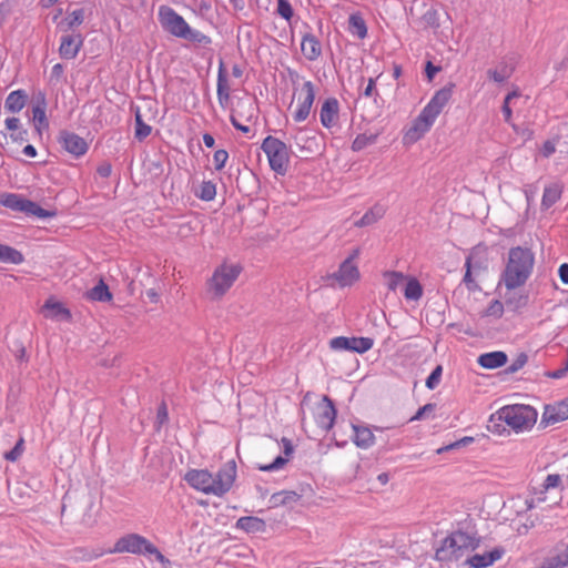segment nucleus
Listing matches in <instances>:
<instances>
[{
  "label": "nucleus",
  "instance_id": "nucleus-2",
  "mask_svg": "<svg viewBox=\"0 0 568 568\" xmlns=\"http://www.w3.org/2000/svg\"><path fill=\"white\" fill-rule=\"evenodd\" d=\"M453 85L436 91L428 103L414 120L412 126L405 132L404 139L408 143L417 142L433 126L443 109L452 99Z\"/></svg>",
  "mask_w": 568,
  "mask_h": 568
},
{
  "label": "nucleus",
  "instance_id": "nucleus-17",
  "mask_svg": "<svg viewBox=\"0 0 568 568\" xmlns=\"http://www.w3.org/2000/svg\"><path fill=\"white\" fill-rule=\"evenodd\" d=\"M339 118V102L336 98H327L320 110L321 124L326 128H333Z\"/></svg>",
  "mask_w": 568,
  "mask_h": 568
},
{
  "label": "nucleus",
  "instance_id": "nucleus-43",
  "mask_svg": "<svg viewBox=\"0 0 568 568\" xmlns=\"http://www.w3.org/2000/svg\"><path fill=\"white\" fill-rule=\"evenodd\" d=\"M375 141H376V135H374V134H369V135L358 134L352 143V150L355 152H358V151L365 149L366 146L374 144Z\"/></svg>",
  "mask_w": 568,
  "mask_h": 568
},
{
  "label": "nucleus",
  "instance_id": "nucleus-35",
  "mask_svg": "<svg viewBox=\"0 0 568 568\" xmlns=\"http://www.w3.org/2000/svg\"><path fill=\"white\" fill-rule=\"evenodd\" d=\"M24 261L22 253L14 247L0 244V262L19 265Z\"/></svg>",
  "mask_w": 568,
  "mask_h": 568
},
{
  "label": "nucleus",
  "instance_id": "nucleus-51",
  "mask_svg": "<svg viewBox=\"0 0 568 568\" xmlns=\"http://www.w3.org/2000/svg\"><path fill=\"white\" fill-rule=\"evenodd\" d=\"M22 450L23 439L21 438L11 450L4 454V458L9 462H16L22 455Z\"/></svg>",
  "mask_w": 568,
  "mask_h": 568
},
{
  "label": "nucleus",
  "instance_id": "nucleus-39",
  "mask_svg": "<svg viewBox=\"0 0 568 568\" xmlns=\"http://www.w3.org/2000/svg\"><path fill=\"white\" fill-rule=\"evenodd\" d=\"M152 132L151 125L146 124L143 119L140 110L135 111V132L134 136L139 141H143L146 139Z\"/></svg>",
  "mask_w": 568,
  "mask_h": 568
},
{
  "label": "nucleus",
  "instance_id": "nucleus-52",
  "mask_svg": "<svg viewBox=\"0 0 568 568\" xmlns=\"http://www.w3.org/2000/svg\"><path fill=\"white\" fill-rule=\"evenodd\" d=\"M435 404H432V403H428L424 406H422L420 408H418V410L416 412V414L410 417V422H414V420H420L423 419L426 415L433 413L435 410Z\"/></svg>",
  "mask_w": 568,
  "mask_h": 568
},
{
  "label": "nucleus",
  "instance_id": "nucleus-20",
  "mask_svg": "<svg viewBox=\"0 0 568 568\" xmlns=\"http://www.w3.org/2000/svg\"><path fill=\"white\" fill-rule=\"evenodd\" d=\"M504 554L505 549L503 547H495L494 549L484 554H475L468 557L466 561L474 568H487L497 560L501 559Z\"/></svg>",
  "mask_w": 568,
  "mask_h": 568
},
{
  "label": "nucleus",
  "instance_id": "nucleus-36",
  "mask_svg": "<svg viewBox=\"0 0 568 568\" xmlns=\"http://www.w3.org/2000/svg\"><path fill=\"white\" fill-rule=\"evenodd\" d=\"M561 481H562L561 476L558 474L547 475V477L545 478V480L542 483V490L538 495H536L535 500L538 503L545 501L546 500L545 493H547L551 489L558 488L561 485Z\"/></svg>",
  "mask_w": 568,
  "mask_h": 568
},
{
  "label": "nucleus",
  "instance_id": "nucleus-40",
  "mask_svg": "<svg viewBox=\"0 0 568 568\" xmlns=\"http://www.w3.org/2000/svg\"><path fill=\"white\" fill-rule=\"evenodd\" d=\"M385 211L382 206H374L369 211H367L359 221L356 222V225L358 226H367L375 222H377L379 219L383 217Z\"/></svg>",
  "mask_w": 568,
  "mask_h": 568
},
{
  "label": "nucleus",
  "instance_id": "nucleus-61",
  "mask_svg": "<svg viewBox=\"0 0 568 568\" xmlns=\"http://www.w3.org/2000/svg\"><path fill=\"white\" fill-rule=\"evenodd\" d=\"M440 71L439 67L434 65L430 61L426 63L425 72L429 81Z\"/></svg>",
  "mask_w": 568,
  "mask_h": 568
},
{
  "label": "nucleus",
  "instance_id": "nucleus-53",
  "mask_svg": "<svg viewBox=\"0 0 568 568\" xmlns=\"http://www.w3.org/2000/svg\"><path fill=\"white\" fill-rule=\"evenodd\" d=\"M527 363V355L526 354H520L508 367H507V372L508 373H516L518 372L519 369H521L525 364Z\"/></svg>",
  "mask_w": 568,
  "mask_h": 568
},
{
  "label": "nucleus",
  "instance_id": "nucleus-54",
  "mask_svg": "<svg viewBox=\"0 0 568 568\" xmlns=\"http://www.w3.org/2000/svg\"><path fill=\"white\" fill-rule=\"evenodd\" d=\"M169 413L168 407L164 403H162L156 413V427L160 428L163 424L168 422Z\"/></svg>",
  "mask_w": 568,
  "mask_h": 568
},
{
  "label": "nucleus",
  "instance_id": "nucleus-50",
  "mask_svg": "<svg viewBox=\"0 0 568 568\" xmlns=\"http://www.w3.org/2000/svg\"><path fill=\"white\" fill-rule=\"evenodd\" d=\"M227 159H229L227 151H225L223 149L215 151L214 155H213V162H214L215 169L219 171L222 170L225 166Z\"/></svg>",
  "mask_w": 568,
  "mask_h": 568
},
{
  "label": "nucleus",
  "instance_id": "nucleus-12",
  "mask_svg": "<svg viewBox=\"0 0 568 568\" xmlns=\"http://www.w3.org/2000/svg\"><path fill=\"white\" fill-rule=\"evenodd\" d=\"M358 255L359 250L355 248L349 256L341 263L338 270L329 275V278L336 281L339 287L352 286L359 280V270L355 263Z\"/></svg>",
  "mask_w": 568,
  "mask_h": 568
},
{
  "label": "nucleus",
  "instance_id": "nucleus-3",
  "mask_svg": "<svg viewBox=\"0 0 568 568\" xmlns=\"http://www.w3.org/2000/svg\"><path fill=\"white\" fill-rule=\"evenodd\" d=\"M538 412L530 405H507L499 408L491 415L488 429L493 433L500 434V425L495 423V419L504 422L515 433H525L532 429L537 422Z\"/></svg>",
  "mask_w": 568,
  "mask_h": 568
},
{
  "label": "nucleus",
  "instance_id": "nucleus-46",
  "mask_svg": "<svg viewBox=\"0 0 568 568\" xmlns=\"http://www.w3.org/2000/svg\"><path fill=\"white\" fill-rule=\"evenodd\" d=\"M518 95H519V93L517 91H511V92H509L505 97V100H504V103H503V106H501V112H503L504 119H505V121L507 123L511 122V116H513V111H511V108H510V101L514 98H517Z\"/></svg>",
  "mask_w": 568,
  "mask_h": 568
},
{
  "label": "nucleus",
  "instance_id": "nucleus-48",
  "mask_svg": "<svg viewBox=\"0 0 568 568\" xmlns=\"http://www.w3.org/2000/svg\"><path fill=\"white\" fill-rule=\"evenodd\" d=\"M276 11L286 21H290L294 14L293 8L288 0H277Z\"/></svg>",
  "mask_w": 568,
  "mask_h": 568
},
{
  "label": "nucleus",
  "instance_id": "nucleus-38",
  "mask_svg": "<svg viewBox=\"0 0 568 568\" xmlns=\"http://www.w3.org/2000/svg\"><path fill=\"white\" fill-rule=\"evenodd\" d=\"M351 352L358 354L366 353L374 345V339L371 337H349Z\"/></svg>",
  "mask_w": 568,
  "mask_h": 568
},
{
  "label": "nucleus",
  "instance_id": "nucleus-10",
  "mask_svg": "<svg viewBox=\"0 0 568 568\" xmlns=\"http://www.w3.org/2000/svg\"><path fill=\"white\" fill-rule=\"evenodd\" d=\"M290 75L293 85H296L300 74L294 71L290 72ZM294 94H297V108L293 113V119L295 122H303L308 118L315 101V85L312 81H305L301 88L294 87Z\"/></svg>",
  "mask_w": 568,
  "mask_h": 568
},
{
  "label": "nucleus",
  "instance_id": "nucleus-34",
  "mask_svg": "<svg viewBox=\"0 0 568 568\" xmlns=\"http://www.w3.org/2000/svg\"><path fill=\"white\" fill-rule=\"evenodd\" d=\"M7 130H9L10 138L14 142H23L27 140L28 132L27 130L22 129L20 125V120L18 118H8L4 121Z\"/></svg>",
  "mask_w": 568,
  "mask_h": 568
},
{
  "label": "nucleus",
  "instance_id": "nucleus-21",
  "mask_svg": "<svg viewBox=\"0 0 568 568\" xmlns=\"http://www.w3.org/2000/svg\"><path fill=\"white\" fill-rule=\"evenodd\" d=\"M301 51L308 61H315L322 54V44L312 32H305L301 41Z\"/></svg>",
  "mask_w": 568,
  "mask_h": 568
},
{
  "label": "nucleus",
  "instance_id": "nucleus-11",
  "mask_svg": "<svg viewBox=\"0 0 568 568\" xmlns=\"http://www.w3.org/2000/svg\"><path fill=\"white\" fill-rule=\"evenodd\" d=\"M237 477V467L234 459L224 463L216 473H212V496L223 497L233 487Z\"/></svg>",
  "mask_w": 568,
  "mask_h": 568
},
{
  "label": "nucleus",
  "instance_id": "nucleus-9",
  "mask_svg": "<svg viewBox=\"0 0 568 568\" xmlns=\"http://www.w3.org/2000/svg\"><path fill=\"white\" fill-rule=\"evenodd\" d=\"M261 149L267 156L270 168L275 173L284 175L290 164V146L280 139L267 135Z\"/></svg>",
  "mask_w": 568,
  "mask_h": 568
},
{
  "label": "nucleus",
  "instance_id": "nucleus-13",
  "mask_svg": "<svg viewBox=\"0 0 568 568\" xmlns=\"http://www.w3.org/2000/svg\"><path fill=\"white\" fill-rule=\"evenodd\" d=\"M568 419V398L546 405L541 415L540 426L547 427Z\"/></svg>",
  "mask_w": 568,
  "mask_h": 568
},
{
  "label": "nucleus",
  "instance_id": "nucleus-60",
  "mask_svg": "<svg viewBox=\"0 0 568 568\" xmlns=\"http://www.w3.org/2000/svg\"><path fill=\"white\" fill-rule=\"evenodd\" d=\"M97 172L101 178H109L112 172V166L110 163L104 162L98 166Z\"/></svg>",
  "mask_w": 568,
  "mask_h": 568
},
{
  "label": "nucleus",
  "instance_id": "nucleus-6",
  "mask_svg": "<svg viewBox=\"0 0 568 568\" xmlns=\"http://www.w3.org/2000/svg\"><path fill=\"white\" fill-rule=\"evenodd\" d=\"M243 267L240 263L224 261L217 265L206 281V291L212 300H221L232 288L241 275Z\"/></svg>",
  "mask_w": 568,
  "mask_h": 568
},
{
  "label": "nucleus",
  "instance_id": "nucleus-32",
  "mask_svg": "<svg viewBox=\"0 0 568 568\" xmlns=\"http://www.w3.org/2000/svg\"><path fill=\"white\" fill-rule=\"evenodd\" d=\"M264 521L253 516H244L237 519L235 527L245 532H258L264 529Z\"/></svg>",
  "mask_w": 568,
  "mask_h": 568
},
{
  "label": "nucleus",
  "instance_id": "nucleus-33",
  "mask_svg": "<svg viewBox=\"0 0 568 568\" xmlns=\"http://www.w3.org/2000/svg\"><path fill=\"white\" fill-rule=\"evenodd\" d=\"M348 31L363 40L367 37V26L359 13H353L348 18Z\"/></svg>",
  "mask_w": 568,
  "mask_h": 568
},
{
  "label": "nucleus",
  "instance_id": "nucleus-64",
  "mask_svg": "<svg viewBox=\"0 0 568 568\" xmlns=\"http://www.w3.org/2000/svg\"><path fill=\"white\" fill-rule=\"evenodd\" d=\"M567 565H568V546H567V549L565 550V552L561 554L560 556H558L556 566L552 568H558L559 566L564 567ZM549 568H551V566Z\"/></svg>",
  "mask_w": 568,
  "mask_h": 568
},
{
  "label": "nucleus",
  "instance_id": "nucleus-1",
  "mask_svg": "<svg viewBox=\"0 0 568 568\" xmlns=\"http://www.w3.org/2000/svg\"><path fill=\"white\" fill-rule=\"evenodd\" d=\"M217 102L223 110H230V120L250 123L257 118V108L255 102L248 98H240L236 100L235 106L231 105V85L224 62L221 60L217 70L216 81Z\"/></svg>",
  "mask_w": 568,
  "mask_h": 568
},
{
  "label": "nucleus",
  "instance_id": "nucleus-8",
  "mask_svg": "<svg viewBox=\"0 0 568 568\" xmlns=\"http://www.w3.org/2000/svg\"><path fill=\"white\" fill-rule=\"evenodd\" d=\"M108 554H133L143 556H153L156 561L164 564L169 560L163 554L145 537L139 534H126L119 538L113 548L106 551Z\"/></svg>",
  "mask_w": 568,
  "mask_h": 568
},
{
  "label": "nucleus",
  "instance_id": "nucleus-30",
  "mask_svg": "<svg viewBox=\"0 0 568 568\" xmlns=\"http://www.w3.org/2000/svg\"><path fill=\"white\" fill-rule=\"evenodd\" d=\"M562 187L558 183H552L544 189L541 199V209H550L561 196Z\"/></svg>",
  "mask_w": 568,
  "mask_h": 568
},
{
  "label": "nucleus",
  "instance_id": "nucleus-58",
  "mask_svg": "<svg viewBox=\"0 0 568 568\" xmlns=\"http://www.w3.org/2000/svg\"><path fill=\"white\" fill-rule=\"evenodd\" d=\"M64 74V67L61 63H55L51 69V80L59 82Z\"/></svg>",
  "mask_w": 568,
  "mask_h": 568
},
{
  "label": "nucleus",
  "instance_id": "nucleus-45",
  "mask_svg": "<svg viewBox=\"0 0 568 568\" xmlns=\"http://www.w3.org/2000/svg\"><path fill=\"white\" fill-rule=\"evenodd\" d=\"M351 342L349 337L346 336H337L329 341V347L333 351L342 352V351H351Z\"/></svg>",
  "mask_w": 568,
  "mask_h": 568
},
{
  "label": "nucleus",
  "instance_id": "nucleus-19",
  "mask_svg": "<svg viewBox=\"0 0 568 568\" xmlns=\"http://www.w3.org/2000/svg\"><path fill=\"white\" fill-rule=\"evenodd\" d=\"M83 44L81 34H67L61 38L59 54L62 59H74Z\"/></svg>",
  "mask_w": 568,
  "mask_h": 568
},
{
  "label": "nucleus",
  "instance_id": "nucleus-18",
  "mask_svg": "<svg viewBox=\"0 0 568 568\" xmlns=\"http://www.w3.org/2000/svg\"><path fill=\"white\" fill-rule=\"evenodd\" d=\"M288 142L295 145L300 151L311 152L315 144V138L311 135V131L306 128L294 126L288 131Z\"/></svg>",
  "mask_w": 568,
  "mask_h": 568
},
{
  "label": "nucleus",
  "instance_id": "nucleus-7",
  "mask_svg": "<svg viewBox=\"0 0 568 568\" xmlns=\"http://www.w3.org/2000/svg\"><path fill=\"white\" fill-rule=\"evenodd\" d=\"M477 546L478 539L475 536L457 530L443 540L442 546L436 550V559L439 561L458 560Z\"/></svg>",
  "mask_w": 568,
  "mask_h": 568
},
{
  "label": "nucleus",
  "instance_id": "nucleus-14",
  "mask_svg": "<svg viewBox=\"0 0 568 568\" xmlns=\"http://www.w3.org/2000/svg\"><path fill=\"white\" fill-rule=\"evenodd\" d=\"M212 473L209 469H190L184 475V480L195 490L205 495H212Z\"/></svg>",
  "mask_w": 568,
  "mask_h": 568
},
{
  "label": "nucleus",
  "instance_id": "nucleus-44",
  "mask_svg": "<svg viewBox=\"0 0 568 568\" xmlns=\"http://www.w3.org/2000/svg\"><path fill=\"white\" fill-rule=\"evenodd\" d=\"M488 77L496 83H504L510 77V71L507 67H500L488 70Z\"/></svg>",
  "mask_w": 568,
  "mask_h": 568
},
{
  "label": "nucleus",
  "instance_id": "nucleus-29",
  "mask_svg": "<svg viewBox=\"0 0 568 568\" xmlns=\"http://www.w3.org/2000/svg\"><path fill=\"white\" fill-rule=\"evenodd\" d=\"M45 109H47L45 95L43 93H39L37 97V101L34 103V105L32 106V118H33V121L38 123L39 130L41 126L42 128L49 126V122L47 120V114H45Z\"/></svg>",
  "mask_w": 568,
  "mask_h": 568
},
{
  "label": "nucleus",
  "instance_id": "nucleus-22",
  "mask_svg": "<svg viewBox=\"0 0 568 568\" xmlns=\"http://www.w3.org/2000/svg\"><path fill=\"white\" fill-rule=\"evenodd\" d=\"M465 268L475 271L476 274L487 268L486 248L484 246L478 245L470 251L465 261Z\"/></svg>",
  "mask_w": 568,
  "mask_h": 568
},
{
  "label": "nucleus",
  "instance_id": "nucleus-26",
  "mask_svg": "<svg viewBox=\"0 0 568 568\" xmlns=\"http://www.w3.org/2000/svg\"><path fill=\"white\" fill-rule=\"evenodd\" d=\"M43 308L47 312L45 317L65 321L71 318L70 311L65 308L62 303L54 301L53 298L47 300Z\"/></svg>",
  "mask_w": 568,
  "mask_h": 568
},
{
  "label": "nucleus",
  "instance_id": "nucleus-41",
  "mask_svg": "<svg viewBox=\"0 0 568 568\" xmlns=\"http://www.w3.org/2000/svg\"><path fill=\"white\" fill-rule=\"evenodd\" d=\"M216 195V185L212 181H203L196 196L203 201H212Z\"/></svg>",
  "mask_w": 568,
  "mask_h": 568
},
{
  "label": "nucleus",
  "instance_id": "nucleus-25",
  "mask_svg": "<svg viewBox=\"0 0 568 568\" xmlns=\"http://www.w3.org/2000/svg\"><path fill=\"white\" fill-rule=\"evenodd\" d=\"M507 354L501 351H495L481 354L477 362L478 364L487 369H495L504 366L507 363Z\"/></svg>",
  "mask_w": 568,
  "mask_h": 568
},
{
  "label": "nucleus",
  "instance_id": "nucleus-42",
  "mask_svg": "<svg viewBox=\"0 0 568 568\" xmlns=\"http://www.w3.org/2000/svg\"><path fill=\"white\" fill-rule=\"evenodd\" d=\"M384 277L386 278V284L389 291H396L405 280L404 274L397 271H387L384 273Z\"/></svg>",
  "mask_w": 568,
  "mask_h": 568
},
{
  "label": "nucleus",
  "instance_id": "nucleus-49",
  "mask_svg": "<svg viewBox=\"0 0 568 568\" xmlns=\"http://www.w3.org/2000/svg\"><path fill=\"white\" fill-rule=\"evenodd\" d=\"M68 26L69 28H74L77 26H80L84 20V10L83 9H77L69 13L68 18Z\"/></svg>",
  "mask_w": 568,
  "mask_h": 568
},
{
  "label": "nucleus",
  "instance_id": "nucleus-37",
  "mask_svg": "<svg viewBox=\"0 0 568 568\" xmlns=\"http://www.w3.org/2000/svg\"><path fill=\"white\" fill-rule=\"evenodd\" d=\"M404 296L408 301H418L423 296V286L415 277H410L406 282Z\"/></svg>",
  "mask_w": 568,
  "mask_h": 568
},
{
  "label": "nucleus",
  "instance_id": "nucleus-55",
  "mask_svg": "<svg viewBox=\"0 0 568 568\" xmlns=\"http://www.w3.org/2000/svg\"><path fill=\"white\" fill-rule=\"evenodd\" d=\"M32 206H28L26 213L38 216V217H48L51 216V213L39 206L37 203L31 201Z\"/></svg>",
  "mask_w": 568,
  "mask_h": 568
},
{
  "label": "nucleus",
  "instance_id": "nucleus-16",
  "mask_svg": "<svg viewBox=\"0 0 568 568\" xmlns=\"http://www.w3.org/2000/svg\"><path fill=\"white\" fill-rule=\"evenodd\" d=\"M60 143L67 152L77 158L82 156L88 151V143L85 140L73 132H61Z\"/></svg>",
  "mask_w": 568,
  "mask_h": 568
},
{
  "label": "nucleus",
  "instance_id": "nucleus-31",
  "mask_svg": "<svg viewBox=\"0 0 568 568\" xmlns=\"http://www.w3.org/2000/svg\"><path fill=\"white\" fill-rule=\"evenodd\" d=\"M85 295L88 300L93 302H110L112 300V294L103 280H100Z\"/></svg>",
  "mask_w": 568,
  "mask_h": 568
},
{
  "label": "nucleus",
  "instance_id": "nucleus-57",
  "mask_svg": "<svg viewBox=\"0 0 568 568\" xmlns=\"http://www.w3.org/2000/svg\"><path fill=\"white\" fill-rule=\"evenodd\" d=\"M473 273H475V271L466 268V272H465V275L463 278V282L467 286L468 291H470V292H474L478 288V285L473 277Z\"/></svg>",
  "mask_w": 568,
  "mask_h": 568
},
{
  "label": "nucleus",
  "instance_id": "nucleus-4",
  "mask_svg": "<svg viewBox=\"0 0 568 568\" xmlns=\"http://www.w3.org/2000/svg\"><path fill=\"white\" fill-rule=\"evenodd\" d=\"M534 253L526 247L510 248L508 262L503 273V281L508 290H514L526 283L534 267Z\"/></svg>",
  "mask_w": 568,
  "mask_h": 568
},
{
  "label": "nucleus",
  "instance_id": "nucleus-27",
  "mask_svg": "<svg viewBox=\"0 0 568 568\" xmlns=\"http://www.w3.org/2000/svg\"><path fill=\"white\" fill-rule=\"evenodd\" d=\"M0 203L8 209L24 213L28 210V206H32L30 200H26L21 195L14 193L1 195Z\"/></svg>",
  "mask_w": 568,
  "mask_h": 568
},
{
  "label": "nucleus",
  "instance_id": "nucleus-24",
  "mask_svg": "<svg viewBox=\"0 0 568 568\" xmlns=\"http://www.w3.org/2000/svg\"><path fill=\"white\" fill-rule=\"evenodd\" d=\"M282 445L284 448V456H277L271 464L261 465L258 466V469L262 471H274L282 469L286 463L288 462V458L294 452V447L292 445V442L285 437L282 438Z\"/></svg>",
  "mask_w": 568,
  "mask_h": 568
},
{
  "label": "nucleus",
  "instance_id": "nucleus-63",
  "mask_svg": "<svg viewBox=\"0 0 568 568\" xmlns=\"http://www.w3.org/2000/svg\"><path fill=\"white\" fill-rule=\"evenodd\" d=\"M559 277L564 284H568V264L564 263L558 270Z\"/></svg>",
  "mask_w": 568,
  "mask_h": 568
},
{
  "label": "nucleus",
  "instance_id": "nucleus-23",
  "mask_svg": "<svg viewBox=\"0 0 568 568\" xmlns=\"http://www.w3.org/2000/svg\"><path fill=\"white\" fill-rule=\"evenodd\" d=\"M352 428V440L358 448L368 449L375 444V436L369 427L353 424Z\"/></svg>",
  "mask_w": 568,
  "mask_h": 568
},
{
  "label": "nucleus",
  "instance_id": "nucleus-59",
  "mask_svg": "<svg viewBox=\"0 0 568 568\" xmlns=\"http://www.w3.org/2000/svg\"><path fill=\"white\" fill-rule=\"evenodd\" d=\"M194 231V227L190 222H185L179 225V232L178 235L182 239L189 237L192 232Z\"/></svg>",
  "mask_w": 568,
  "mask_h": 568
},
{
  "label": "nucleus",
  "instance_id": "nucleus-56",
  "mask_svg": "<svg viewBox=\"0 0 568 568\" xmlns=\"http://www.w3.org/2000/svg\"><path fill=\"white\" fill-rule=\"evenodd\" d=\"M567 374H568V362H566L564 364V366H561L557 369L547 372L545 375L549 378L560 379V378H564Z\"/></svg>",
  "mask_w": 568,
  "mask_h": 568
},
{
  "label": "nucleus",
  "instance_id": "nucleus-47",
  "mask_svg": "<svg viewBox=\"0 0 568 568\" xmlns=\"http://www.w3.org/2000/svg\"><path fill=\"white\" fill-rule=\"evenodd\" d=\"M442 374H443V367L440 365H437L433 369V372L429 374V376L427 377L426 387L428 389H435L440 382Z\"/></svg>",
  "mask_w": 568,
  "mask_h": 568
},
{
  "label": "nucleus",
  "instance_id": "nucleus-15",
  "mask_svg": "<svg viewBox=\"0 0 568 568\" xmlns=\"http://www.w3.org/2000/svg\"><path fill=\"white\" fill-rule=\"evenodd\" d=\"M336 408L333 400L328 396H323L321 403L317 405L316 423L324 429L329 430L336 419Z\"/></svg>",
  "mask_w": 568,
  "mask_h": 568
},
{
  "label": "nucleus",
  "instance_id": "nucleus-5",
  "mask_svg": "<svg viewBox=\"0 0 568 568\" xmlns=\"http://www.w3.org/2000/svg\"><path fill=\"white\" fill-rule=\"evenodd\" d=\"M159 22L168 33L195 43H210V38L201 31L192 29L185 19L169 6H160Z\"/></svg>",
  "mask_w": 568,
  "mask_h": 568
},
{
  "label": "nucleus",
  "instance_id": "nucleus-28",
  "mask_svg": "<svg viewBox=\"0 0 568 568\" xmlns=\"http://www.w3.org/2000/svg\"><path fill=\"white\" fill-rule=\"evenodd\" d=\"M28 95L23 90H16L8 94L4 109L11 113L20 112L27 103Z\"/></svg>",
  "mask_w": 568,
  "mask_h": 568
},
{
  "label": "nucleus",
  "instance_id": "nucleus-62",
  "mask_svg": "<svg viewBox=\"0 0 568 568\" xmlns=\"http://www.w3.org/2000/svg\"><path fill=\"white\" fill-rule=\"evenodd\" d=\"M556 151L555 143L551 141H546L541 148V153L545 158H549Z\"/></svg>",
  "mask_w": 568,
  "mask_h": 568
}]
</instances>
